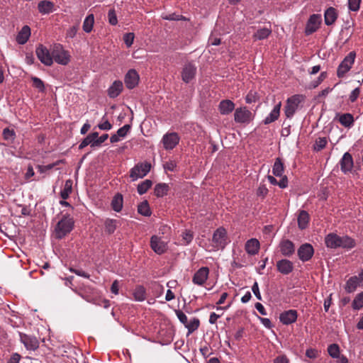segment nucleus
<instances>
[{"mask_svg": "<svg viewBox=\"0 0 363 363\" xmlns=\"http://www.w3.org/2000/svg\"><path fill=\"white\" fill-rule=\"evenodd\" d=\"M74 220L69 214H65L57 223L55 228V235L57 239H62L69 234L74 228Z\"/></svg>", "mask_w": 363, "mask_h": 363, "instance_id": "obj_1", "label": "nucleus"}, {"mask_svg": "<svg viewBox=\"0 0 363 363\" xmlns=\"http://www.w3.org/2000/svg\"><path fill=\"white\" fill-rule=\"evenodd\" d=\"M151 164L149 162H141L135 165L130 171V177L132 181L143 178L150 171Z\"/></svg>", "mask_w": 363, "mask_h": 363, "instance_id": "obj_2", "label": "nucleus"}, {"mask_svg": "<svg viewBox=\"0 0 363 363\" xmlns=\"http://www.w3.org/2000/svg\"><path fill=\"white\" fill-rule=\"evenodd\" d=\"M60 65H66L70 60V55L60 44H56L52 48V60Z\"/></svg>", "mask_w": 363, "mask_h": 363, "instance_id": "obj_3", "label": "nucleus"}, {"mask_svg": "<svg viewBox=\"0 0 363 363\" xmlns=\"http://www.w3.org/2000/svg\"><path fill=\"white\" fill-rule=\"evenodd\" d=\"M356 53L354 52H350L341 62L337 67V75L339 78L343 77L345 74L350 71L352 68V65L354 62Z\"/></svg>", "mask_w": 363, "mask_h": 363, "instance_id": "obj_4", "label": "nucleus"}, {"mask_svg": "<svg viewBox=\"0 0 363 363\" xmlns=\"http://www.w3.org/2000/svg\"><path fill=\"white\" fill-rule=\"evenodd\" d=\"M254 118L253 113L247 107H240L235 110L234 120L238 123H250Z\"/></svg>", "mask_w": 363, "mask_h": 363, "instance_id": "obj_5", "label": "nucleus"}, {"mask_svg": "<svg viewBox=\"0 0 363 363\" xmlns=\"http://www.w3.org/2000/svg\"><path fill=\"white\" fill-rule=\"evenodd\" d=\"M302 98L303 96L301 95H294L286 100V104L284 107V113L286 118H291L293 117Z\"/></svg>", "mask_w": 363, "mask_h": 363, "instance_id": "obj_6", "label": "nucleus"}, {"mask_svg": "<svg viewBox=\"0 0 363 363\" xmlns=\"http://www.w3.org/2000/svg\"><path fill=\"white\" fill-rule=\"evenodd\" d=\"M72 290L87 302L96 303L98 292L95 289L91 286H83L79 290L74 289Z\"/></svg>", "mask_w": 363, "mask_h": 363, "instance_id": "obj_7", "label": "nucleus"}, {"mask_svg": "<svg viewBox=\"0 0 363 363\" xmlns=\"http://www.w3.org/2000/svg\"><path fill=\"white\" fill-rule=\"evenodd\" d=\"M150 247L157 255H162L168 249L167 242L157 235H152L150 238Z\"/></svg>", "mask_w": 363, "mask_h": 363, "instance_id": "obj_8", "label": "nucleus"}, {"mask_svg": "<svg viewBox=\"0 0 363 363\" xmlns=\"http://www.w3.org/2000/svg\"><path fill=\"white\" fill-rule=\"evenodd\" d=\"M226 240L227 234L225 228H219L214 232L212 241L215 247L223 249L227 244Z\"/></svg>", "mask_w": 363, "mask_h": 363, "instance_id": "obj_9", "label": "nucleus"}, {"mask_svg": "<svg viewBox=\"0 0 363 363\" xmlns=\"http://www.w3.org/2000/svg\"><path fill=\"white\" fill-rule=\"evenodd\" d=\"M36 55L39 60L46 66H50L52 64V53L50 54L49 50L40 45L36 48Z\"/></svg>", "mask_w": 363, "mask_h": 363, "instance_id": "obj_10", "label": "nucleus"}, {"mask_svg": "<svg viewBox=\"0 0 363 363\" xmlns=\"http://www.w3.org/2000/svg\"><path fill=\"white\" fill-rule=\"evenodd\" d=\"M322 19L320 14L311 15L306 26V34L311 35L315 32L319 28Z\"/></svg>", "mask_w": 363, "mask_h": 363, "instance_id": "obj_11", "label": "nucleus"}, {"mask_svg": "<svg viewBox=\"0 0 363 363\" xmlns=\"http://www.w3.org/2000/svg\"><path fill=\"white\" fill-rule=\"evenodd\" d=\"M179 136L176 133L165 134L162 138V143L165 150H172L179 143Z\"/></svg>", "mask_w": 363, "mask_h": 363, "instance_id": "obj_12", "label": "nucleus"}, {"mask_svg": "<svg viewBox=\"0 0 363 363\" xmlns=\"http://www.w3.org/2000/svg\"><path fill=\"white\" fill-rule=\"evenodd\" d=\"M21 342L24 345L26 348L28 350L34 351L39 347V342L38 339L31 335L26 334H20Z\"/></svg>", "mask_w": 363, "mask_h": 363, "instance_id": "obj_13", "label": "nucleus"}, {"mask_svg": "<svg viewBox=\"0 0 363 363\" xmlns=\"http://www.w3.org/2000/svg\"><path fill=\"white\" fill-rule=\"evenodd\" d=\"M196 73V67L192 63L186 64L182 71V79L185 83L190 82Z\"/></svg>", "mask_w": 363, "mask_h": 363, "instance_id": "obj_14", "label": "nucleus"}, {"mask_svg": "<svg viewBox=\"0 0 363 363\" xmlns=\"http://www.w3.org/2000/svg\"><path fill=\"white\" fill-rule=\"evenodd\" d=\"M209 274V269L206 267L200 268L194 274L192 281L194 284L201 286L207 280Z\"/></svg>", "mask_w": 363, "mask_h": 363, "instance_id": "obj_15", "label": "nucleus"}, {"mask_svg": "<svg viewBox=\"0 0 363 363\" xmlns=\"http://www.w3.org/2000/svg\"><path fill=\"white\" fill-rule=\"evenodd\" d=\"M297 252L299 259L303 262H306L312 257L314 250L311 245L306 243L298 249Z\"/></svg>", "mask_w": 363, "mask_h": 363, "instance_id": "obj_16", "label": "nucleus"}, {"mask_svg": "<svg viewBox=\"0 0 363 363\" xmlns=\"http://www.w3.org/2000/svg\"><path fill=\"white\" fill-rule=\"evenodd\" d=\"M124 81L127 88L133 89L138 84L139 75L135 69H130L125 74Z\"/></svg>", "mask_w": 363, "mask_h": 363, "instance_id": "obj_17", "label": "nucleus"}, {"mask_svg": "<svg viewBox=\"0 0 363 363\" xmlns=\"http://www.w3.org/2000/svg\"><path fill=\"white\" fill-rule=\"evenodd\" d=\"M340 165L342 172L345 174L350 172L352 169L354 163L352 155L349 152H345L340 161Z\"/></svg>", "mask_w": 363, "mask_h": 363, "instance_id": "obj_18", "label": "nucleus"}, {"mask_svg": "<svg viewBox=\"0 0 363 363\" xmlns=\"http://www.w3.org/2000/svg\"><path fill=\"white\" fill-rule=\"evenodd\" d=\"M279 248L282 255L285 257L291 256L295 252V246L289 240H284L279 243Z\"/></svg>", "mask_w": 363, "mask_h": 363, "instance_id": "obj_19", "label": "nucleus"}, {"mask_svg": "<svg viewBox=\"0 0 363 363\" xmlns=\"http://www.w3.org/2000/svg\"><path fill=\"white\" fill-rule=\"evenodd\" d=\"M279 319L284 325L291 324L297 319V311L292 309L284 311L280 314Z\"/></svg>", "mask_w": 363, "mask_h": 363, "instance_id": "obj_20", "label": "nucleus"}, {"mask_svg": "<svg viewBox=\"0 0 363 363\" xmlns=\"http://www.w3.org/2000/svg\"><path fill=\"white\" fill-rule=\"evenodd\" d=\"M277 270L283 274H289L294 269V264L289 259H283L277 262Z\"/></svg>", "mask_w": 363, "mask_h": 363, "instance_id": "obj_21", "label": "nucleus"}, {"mask_svg": "<svg viewBox=\"0 0 363 363\" xmlns=\"http://www.w3.org/2000/svg\"><path fill=\"white\" fill-rule=\"evenodd\" d=\"M235 109V104L229 99L222 100L218 105V110L222 115H228Z\"/></svg>", "mask_w": 363, "mask_h": 363, "instance_id": "obj_22", "label": "nucleus"}, {"mask_svg": "<svg viewBox=\"0 0 363 363\" xmlns=\"http://www.w3.org/2000/svg\"><path fill=\"white\" fill-rule=\"evenodd\" d=\"M339 123L345 128H350L354 125V117L351 113H338L336 118Z\"/></svg>", "mask_w": 363, "mask_h": 363, "instance_id": "obj_23", "label": "nucleus"}, {"mask_svg": "<svg viewBox=\"0 0 363 363\" xmlns=\"http://www.w3.org/2000/svg\"><path fill=\"white\" fill-rule=\"evenodd\" d=\"M38 9L40 13L49 14L55 11L54 4L48 0L40 1L38 4Z\"/></svg>", "mask_w": 363, "mask_h": 363, "instance_id": "obj_24", "label": "nucleus"}, {"mask_svg": "<svg viewBox=\"0 0 363 363\" xmlns=\"http://www.w3.org/2000/svg\"><path fill=\"white\" fill-rule=\"evenodd\" d=\"M338 16L337 10L333 7H329L324 13L325 23L327 26L333 25Z\"/></svg>", "mask_w": 363, "mask_h": 363, "instance_id": "obj_25", "label": "nucleus"}, {"mask_svg": "<svg viewBox=\"0 0 363 363\" xmlns=\"http://www.w3.org/2000/svg\"><path fill=\"white\" fill-rule=\"evenodd\" d=\"M281 102H279L270 112V113L264 118V123L267 125L278 119L280 115Z\"/></svg>", "mask_w": 363, "mask_h": 363, "instance_id": "obj_26", "label": "nucleus"}, {"mask_svg": "<svg viewBox=\"0 0 363 363\" xmlns=\"http://www.w3.org/2000/svg\"><path fill=\"white\" fill-rule=\"evenodd\" d=\"M123 89V85L121 81L116 80L113 82L112 85L108 89V94L111 98L117 97Z\"/></svg>", "mask_w": 363, "mask_h": 363, "instance_id": "obj_27", "label": "nucleus"}, {"mask_svg": "<svg viewBox=\"0 0 363 363\" xmlns=\"http://www.w3.org/2000/svg\"><path fill=\"white\" fill-rule=\"evenodd\" d=\"M259 249V242L255 238H252L247 241L245 244V250L247 254L254 255L258 253Z\"/></svg>", "mask_w": 363, "mask_h": 363, "instance_id": "obj_28", "label": "nucleus"}, {"mask_svg": "<svg viewBox=\"0 0 363 363\" xmlns=\"http://www.w3.org/2000/svg\"><path fill=\"white\" fill-rule=\"evenodd\" d=\"M325 242L328 247H340V236L335 233H330L325 237Z\"/></svg>", "mask_w": 363, "mask_h": 363, "instance_id": "obj_29", "label": "nucleus"}, {"mask_svg": "<svg viewBox=\"0 0 363 363\" xmlns=\"http://www.w3.org/2000/svg\"><path fill=\"white\" fill-rule=\"evenodd\" d=\"M30 35V28L28 26H24L16 37L17 42L21 44H25Z\"/></svg>", "mask_w": 363, "mask_h": 363, "instance_id": "obj_30", "label": "nucleus"}, {"mask_svg": "<svg viewBox=\"0 0 363 363\" xmlns=\"http://www.w3.org/2000/svg\"><path fill=\"white\" fill-rule=\"evenodd\" d=\"M297 220L298 228L303 230L308 226L310 220L309 214L306 211H300Z\"/></svg>", "mask_w": 363, "mask_h": 363, "instance_id": "obj_31", "label": "nucleus"}, {"mask_svg": "<svg viewBox=\"0 0 363 363\" xmlns=\"http://www.w3.org/2000/svg\"><path fill=\"white\" fill-rule=\"evenodd\" d=\"M360 281H361V280L357 276L350 277L346 283V285L345 287V291L347 293L354 292L356 290V289L357 288V286L359 285Z\"/></svg>", "mask_w": 363, "mask_h": 363, "instance_id": "obj_32", "label": "nucleus"}, {"mask_svg": "<svg viewBox=\"0 0 363 363\" xmlns=\"http://www.w3.org/2000/svg\"><path fill=\"white\" fill-rule=\"evenodd\" d=\"M123 199L122 194H116L111 201V207L114 211L120 212L123 208Z\"/></svg>", "mask_w": 363, "mask_h": 363, "instance_id": "obj_33", "label": "nucleus"}, {"mask_svg": "<svg viewBox=\"0 0 363 363\" xmlns=\"http://www.w3.org/2000/svg\"><path fill=\"white\" fill-rule=\"evenodd\" d=\"M272 33V29L268 28H263L258 29L254 34L253 38L255 40H261L267 38Z\"/></svg>", "mask_w": 363, "mask_h": 363, "instance_id": "obj_34", "label": "nucleus"}, {"mask_svg": "<svg viewBox=\"0 0 363 363\" xmlns=\"http://www.w3.org/2000/svg\"><path fill=\"white\" fill-rule=\"evenodd\" d=\"M340 247L345 248L347 250L352 249L356 245L354 240L347 235L340 237Z\"/></svg>", "mask_w": 363, "mask_h": 363, "instance_id": "obj_35", "label": "nucleus"}, {"mask_svg": "<svg viewBox=\"0 0 363 363\" xmlns=\"http://www.w3.org/2000/svg\"><path fill=\"white\" fill-rule=\"evenodd\" d=\"M133 295L137 301H143L146 298V291L143 286H137L133 291Z\"/></svg>", "mask_w": 363, "mask_h": 363, "instance_id": "obj_36", "label": "nucleus"}, {"mask_svg": "<svg viewBox=\"0 0 363 363\" xmlns=\"http://www.w3.org/2000/svg\"><path fill=\"white\" fill-rule=\"evenodd\" d=\"M94 14H89L88 15L84 22H83V26H82V28H83V30L84 32L86 33H90L92 29H93V26H94Z\"/></svg>", "mask_w": 363, "mask_h": 363, "instance_id": "obj_37", "label": "nucleus"}, {"mask_svg": "<svg viewBox=\"0 0 363 363\" xmlns=\"http://www.w3.org/2000/svg\"><path fill=\"white\" fill-rule=\"evenodd\" d=\"M169 189L168 184L160 183L155 186V194L157 197H162L166 195Z\"/></svg>", "mask_w": 363, "mask_h": 363, "instance_id": "obj_38", "label": "nucleus"}, {"mask_svg": "<svg viewBox=\"0 0 363 363\" xmlns=\"http://www.w3.org/2000/svg\"><path fill=\"white\" fill-rule=\"evenodd\" d=\"M72 191V181L68 179L65 182V185L62 191H60V196L62 199H67Z\"/></svg>", "mask_w": 363, "mask_h": 363, "instance_id": "obj_39", "label": "nucleus"}, {"mask_svg": "<svg viewBox=\"0 0 363 363\" xmlns=\"http://www.w3.org/2000/svg\"><path fill=\"white\" fill-rule=\"evenodd\" d=\"M284 172V164L280 158H277L272 168V173L276 177H281Z\"/></svg>", "mask_w": 363, "mask_h": 363, "instance_id": "obj_40", "label": "nucleus"}, {"mask_svg": "<svg viewBox=\"0 0 363 363\" xmlns=\"http://www.w3.org/2000/svg\"><path fill=\"white\" fill-rule=\"evenodd\" d=\"M138 212L144 216H150L151 215L150 206L147 201H144L138 205Z\"/></svg>", "mask_w": 363, "mask_h": 363, "instance_id": "obj_41", "label": "nucleus"}, {"mask_svg": "<svg viewBox=\"0 0 363 363\" xmlns=\"http://www.w3.org/2000/svg\"><path fill=\"white\" fill-rule=\"evenodd\" d=\"M152 182L150 179H146L138 185V192L140 195H143L151 187Z\"/></svg>", "mask_w": 363, "mask_h": 363, "instance_id": "obj_42", "label": "nucleus"}, {"mask_svg": "<svg viewBox=\"0 0 363 363\" xmlns=\"http://www.w3.org/2000/svg\"><path fill=\"white\" fill-rule=\"evenodd\" d=\"M200 325V321L197 318H194L189 322L186 323L185 327L188 329V334H191L198 329Z\"/></svg>", "mask_w": 363, "mask_h": 363, "instance_id": "obj_43", "label": "nucleus"}, {"mask_svg": "<svg viewBox=\"0 0 363 363\" xmlns=\"http://www.w3.org/2000/svg\"><path fill=\"white\" fill-rule=\"evenodd\" d=\"M104 224L106 231L112 234L117 228L118 221L113 219H106Z\"/></svg>", "mask_w": 363, "mask_h": 363, "instance_id": "obj_44", "label": "nucleus"}, {"mask_svg": "<svg viewBox=\"0 0 363 363\" xmlns=\"http://www.w3.org/2000/svg\"><path fill=\"white\" fill-rule=\"evenodd\" d=\"M363 307V291L358 294L352 302V308L354 310H359Z\"/></svg>", "mask_w": 363, "mask_h": 363, "instance_id": "obj_45", "label": "nucleus"}, {"mask_svg": "<svg viewBox=\"0 0 363 363\" xmlns=\"http://www.w3.org/2000/svg\"><path fill=\"white\" fill-rule=\"evenodd\" d=\"M328 352L333 358H337L340 354V347L337 344H332L329 345Z\"/></svg>", "mask_w": 363, "mask_h": 363, "instance_id": "obj_46", "label": "nucleus"}, {"mask_svg": "<svg viewBox=\"0 0 363 363\" xmlns=\"http://www.w3.org/2000/svg\"><path fill=\"white\" fill-rule=\"evenodd\" d=\"M33 86L36 88L39 91L43 92L45 91V85L43 82L36 77H32Z\"/></svg>", "mask_w": 363, "mask_h": 363, "instance_id": "obj_47", "label": "nucleus"}, {"mask_svg": "<svg viewBox=\"0 0 363 363\" xmlns=\"http://www.w3.org/2000/svg\"><path fill=\"white\" fill-rule=\"evenodd\" d=\"M183 245H189L194 238V234L191 231L186 230L182 234Z\"/></svg>", "mask_w": 363, "mask_h": 363, "instance_id": "obj_48", "label": "nucleus"}, {"mask_svg": "<svg viewBox=\"0 0 363 363\" xmlns=\"http://www.w3.org/2000/svg\"><path fill=\"white\" fill-rule=\"evenodd\" d=\"M326 77L327 73L325 72H321L316 80H314L310 83L308 87L310 89L316 88Z\"/></svg>", "mask_w": 363, "mask_h": 363, "instance_id": "obj_49", "label": "nucleus"}, {"mask_svg": "<svg viewBox=\"0 0 363 363\" xmlns=\"http://www.w3.org/2000/svg\"><path fill=\"white\" fill-rule=\"evenodd\" d=\"M98 138V133L94 132V133L89 134L84 139V140H85V142L86 143V144L88 145H90L91 147H96V145L95 144L94 142L96 141V138Z\"/></svg>", "mask_w": 363, "mask_h": 363, "instance_id": "obj_50", "label": "nucleus"}, {"mask_svg": "<svg viewBox=\"0 0 363 363\" xmlns=\"http://www.w3.org/2000/svg\"><path fill=\"white\" fill-rule=\"evenodd\" d=\"M327 139L326 138H319L315 140L314 144V150L319 151L323 149L327 145Z\"/></svg>", "mask_w": 363, "mask_h": 363, "instance_id": "obj_51", "label": "nucleus"}, {"mask_svg": "<svg viewBox=\"0 0 363 363\" xmlns=\"http://www.w3.org/2000/svg\"><path fill=\"white\" fill-rule=\"evenodd\" d=\"M3 136L6 140L13 141L15 139V132L8 128L3 130Z\"/></svg>", "mask_w": 363, "mask_h": 363, "instance_id": "obj_52", "label": "nucleus"}, {"mask_svg": "<svg viewBox=\"0 0 363 363\" xmlns=\"http://www.w3.org/2000/svg\"><path fill=\"white\" fill-rule=\"evenodd\" d=\"M134 38L135 35L133 33H128L123 35L124 43L128 48H130L133 45Z\"/></svg>", "mask_w": 363, "mask_h": 363, "instance_id": "obj_53", "label": "nucleus"}, {"mask_svg": "<svg viewBox=\"0 0 363 363\" xmlns=\"http://www.w3.org/2000/svg\"><path fill=\"white\" fill-rule=\"evenodd\" d=\"M361 0H348L349 9L352 11H357L359 9Z\"/></svg>", "mask_w": 363, "mask_h": 363, "instance_id": "obj_54", "label": "nucleus"}, {"mask_svg": "<svg viewBox=\"0 0 363 363\" xmlns=\"http://www.w3.org/2000/svg\"><path fill=\"white\" fill-rule=\"evenodd\" d=\"M98 127L102 130H108L112 128V125L107 119H105V116H104L102 118V122L99 123Z\"/></svg>", "mask_w": 363, "mask_h": 363, "instance_id": "obj_55", "label": "nucleus"}, {"mask_svg": "<svg viewBox=\"0 0 363 363\" xmlns=\"http://www.w3.org/2000/svg\"><path fill=\"white\" fill-rule=\"evenodd\" d=\"M163 19L169 20V21H180V20H186V18L183 16L178 15L175 13H170L169 15L163 16Z\"/></svg>", "mask_w": 363, "mask_h": 363, "instance_id": "obj_56", "label": "nucleus"}, {"mask_svg": "<svg viewBox=\"0 0 363 363\" xmlns=\"http://www.w3.org/2000/svg\"><path fill=\"white\" fill-rule=\"evenodd\" d=\"M163 167L166 171L174 172L176 170L177 163L174 160H169L163 164Z\"/></svg>", "mask_w": 363, "mask_h": 363, "instance_id": "obj_57", "label": "nucleus"}, {"mask_svg": "<svg viewBox=\"0 0 363 363\" xmlns=\"http://www.w3.org/2000/svg\"><path fill=\"white\" fill-rule=\"evenodd\" d=\"M130 125H123V127H121V128H119L118 130H117V134L118 135H119L121 138H124L127 135L128 133L130 131Z\"/></svg>", "mask_w": 363, "mask_h": 363, "instance_id": "obj_58", "label": "nucleus"}, {"mask_svg": "<svg viewBox=\"0 0 363 363\" xmlns=\"http://www.w3.org/2000/svg\"><path fill=\"white\" fill-rule=\"evenodd\" d=\"M108 16V21H109L110 24H111L113 26H115L117 24L118 20H117V17L116 15V12L113 9L109 10Z\"/></svg>", "mask_w": 363, "mask_h": 363, "instance_id": "obj_59", "label": "nucleus"}, {"mask_svg": "<svg viewBox=\"0 0 363 363\" xmlns=\"http://www.w3.org/2000/svg\"><path fill=\"white\" fill-rule=\"evenodd\" d=\"M175 313L177 315V317L179 320V321L184 324V325H186V323L188 322L187 317L184 314V312H182L180 310H175Z\"/></svg>", "mask_w": 363, "mask_h": 363, "instance_id": "obj_60", "label": "nucleus"}, {"mask_svg": "<svg viewBox=\"0 0 363 363\" xmlns=\"http://www.w3.org/2000/svg\"><path fill=\"white\" fill-rule=\"evenodd\" d=\"M252 291L253 292V294H255V296H256V298L261 301L262 300V296H261V294H260V291H259V285H258V283L257 281H255L252 286Z\"/></svg>", "mask_w": 363, "mask_h": 363, "instance_id": "obj_61", "label": "nucleus"}, {"mask_svg": "<svg viewBox=\"0 0 363 363\" xmlns=\"http://www.w3.org/2000/svg\"><path fill=\"white\" fill-rule=\"evenodd\" d=\"M318 355V351L315 349L309 348L306 352V356L310 359H315Z\"/></svg>", "mask_w": 363, "mask_h": 363, "instance_id": "obj_62", "label": "nucleus"}, {"mask_svg": "<svg viewBox=\"0 0 363 363\" xmlns=\"http://www.w3.org/2000/svg\"><path fill=\"white\" fill-rule=\"evenodd\" d=\"M78 30V27L77 26H72L67 31V38H73L76 36Z\"/></svg>", "mask_w": 363, "mask_h": 363, "instance_id": "obj_63", "label": "nucleus"}, {"mask_svg": "<svg viewBox=\"0 0 363 363\" xmlns=\"http://www.w3.org/2000/svg\"><path fill=\"white\" fill-rule=\"evenodd\" d=\"M289 362H290L289 359L285 354L279 355L274 359V363H289Z\"/></svg>", "mask_w": 363, "mask_h": 363, "instance_id": "obj_64", "label": "nucleus"}]
</instances>
